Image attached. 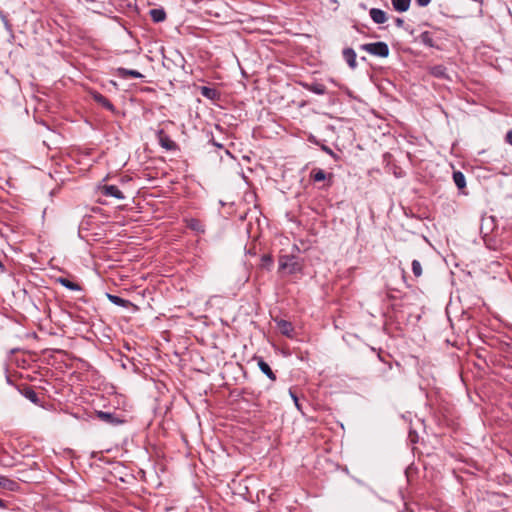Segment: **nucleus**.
<instances>
[{"label": "nucleus", "mask_w": 512, "mask_h": 512, "mask_svg": "<svg viewBox=\"0 0 512 512\" xmlns=\"http://www.w3.org/2000/svg\"><path fill=\"white\" fill-rule=\"evenodd\" d=\"M0 487L9 491H16L19 488V485L12 479H9L5 476H0Z\"/></svg>", "instance_id": "f8f14e48"}, {"label": "nucleus", "mask_w": 512, "mask_h": 512, "mask_svg": "<svg viewBox=\"0 0 512 512\" xmlns=\"http://www.w3.org/2000/svg\"><path fill=\"white\" fill-rule=\"evenodd\" d=\"M432 0H415L419 7H426L431 3Z\"/></svg>", "instance_id": "393cba45"}, {"label": "nucleus", "mask_w": 512, "mask_h": 512, "mask_svg": "<svg viewBox=\"0 0 512 512\" xmlns=\"http://www.w3.org/2000/svg\"><path fill=\"white\" fill-rule=\"evenodd\" d=\"M90 95L93 98V100L95 102H97L99 105H101L103 108H105L108 111L114 112V110H115L114 105L104 95H102L101 93H99L95 90L90 91Z\"/></svg>", "instance_id": "39448f33"}, {"label": "nucleus", "mask_w": 512, "mask_h": 512, "mask_svg": "<svg viewBox=\"0 0 512 512\" xmlns=\"http://www.w3.org/2000/svg\"><path fill=\"white\" fill-rule=\"evenodd\" d=\"M411 266H412V272L415 277L418 278V277L422 276V266L418 260H413Z\"/></svg>", "instance_id": "5701e85b"}, {"label": "nucleus", "mask_w": 512, "mask_h": 512, "mask_svg": "<svg viewBox=\"0 0 512 512\" xmlns=\"http://www.w3.org/2000/svg\"><path fill=\"white\" fill-rule=\"evenodd\" d=\"M290 395L293 398V401H294L296 407L299 409L300 405H299L298 397L291 390H290Z\"/></svg>", "instance_id": "cd10ccee"}, {"label": "nucleus", "mask_w": 512, "mask_h": 512, "mask_svg": "<svg viewBox=\"0 0 512 512\" xmlns=\"http://www.w3.org/2000/svg\"><path fill=\"white\" fill-rule=\"evenodd\" d=\"M395 23H396V25H397L398 27H402V26H403V24H404V20H403V19H401V18H397V19L395 20Z\"/></svg>", "instance_id": "c756f323"}, {"label": "nucleus", "mask_w": 512, "mask_h": 512, "mask_svg": "<svg viewBox=\"0 0 512 512\" xmlns=\"http://www.w3.org/2000/svg\"><path fill=\"white\" fill-rule=\"evenodd\" d=\"M360 49L366 51L367 53L386 58L389 56V47L385 42H374V43H365L360 46Z\"/></svg>", "instance_id": "f03ea898"}, {"label": "nucleus", "mask_w": 512, "mask_h": 512, "mask_svg": "<svg viewBox=\"0 0 512 512\" xmlns=\"http://www.w3.org/2000/svg\"><path fill=\"white\" fill-rule=\"evenodd\" d=\"M199 90L201 95L209 100H215L219 97V92L215 88L201 86Z\"/></svg>", "instance_id": "ddd939ff"}, {"label": "nucleus", "mask_w": 512, "mask_h": 512, "mask_svg": "<svg viewBox=\"0 0 512 512\" xmlns=\"http://www.w3.org/2000/svg\"><path fill=\"white\" fill-rule=\"evenodd\" d=\"M109 301L120 307H128L130 305V301L123 299L117 295L107 294Z\"/></svg>", "instance_id": "a211bd4d"}, {"label": "nucleus", "mask_w": 512, "mask_h": 512, "mask_svg": "<svg viewBox=\"0 0 512 512\" xmlns=\"http://www.w3.org/2000/svg\"><path fill=\"white\" fill-rule=\"evenodd\" d=\"M311 177L315 182H321L326 179V173L322 169H313L311 172Z\"/></svg>", "instance_id": "412c9836"}, {"label": "nucleus", "mask_w": 512, "mask_h": 512, "mask_svg": "<svg viewBox=\"0 0 512 512\" xmlns=\"http://www.w3.org/2000/svg\"><path fill=\"white\" fill-rule=\"evenodd\" d=\"M420 38H421V41H422V43L424 45L429 46V47H433L434 46L433 38H432V36L430 35V33L428 31L423 32L420 35Z\"/></svg>", "instance_id": "4be33fe9"}, {"label": "nucleus", "mask_w": 512, "mask_h": 512, "mask_svg": "<svg viewBox=\"0 0 512 512\" xmlns=\"http://www.w3.org/2000/svg\"><path fill=\"white\" fill-rule=\"evenodd\" d=\"M100 194L106 197H113L118 200H123L125 198L122 191L115 185H102L98 187Z\"/></svg>", "instance_id": "7ed1b4c3"}, {"label": "nucleus", "mask_w": 512, "mask_h": 512, "mask_svg": "<svg viewBox=\"0 0 512 512\" xmlns=\"http://www.w3.org/2000/svg\"><path fill=\"white\" fill-rule=\"evenodd\" d=\"M257 365L262 373H264L270 380L275 381L276 375L272 371L271 367L268 363H266L262 358H259L257 361Z\"/></svg>", "instance_id": "1a4fd4ad"}, {"label": "nucleus", "mask_w": 512, "mask_h": 512, "mask_svg": "<svg viewBox=\"0 0 512 512\" xmlns=\"http://www.w3.org/2000/svg\"><path fill=\"white\" fill-rule=\"evenodd\" d=\"M505 140L512 146V129L506 133Z\"/></svg>", "instance_id": "a878e982"}, {"label": "nucleus", "mask_w": 512, "mask_h": 512, "mask_svg": "<svg viewBox=\"0 0 512 512\" xmlns=\"http://www.w3.org/2000/svg\"><path fill=\"white\" fill-rule=\"evenodd\" d=\"M431 75L437 77V78H446L447 72L446 68L443 65H435L431 67L430 69Z\"/></svg>", "instance_id": "aec40b11"}, {"label": "nucleus", "mask_w": 512, "mask_h": 512, "mask_svg": "<svg viewBox=\"0 0 512 512\" xmlns=\"http://www.w3.org/2000/svg\"><path fill=\"white\" fill-rule=\"evenodd\" d=\"M150 16L154 22L159 23L165 20L166 13L163 9H152Z\"/></svg>", "instance_id": "6ab92c4d"}, {"label": "nucleus", "mask_w": 512, "mask_h": 512, "mask_svg": "<svg viewBox=\"0 0 512 512\" xmlns=\"http://www.w3.org/2000/svg\"><path fill=\"white\" fill-rule=\"evenodd\" d=\"M453 180L458 189L462 190L465 188V186H466L465 176L462 172L455 171L453 173Z\"/></svg>", "instance_id": "f3484780"}, {"label": "nucleus", "mask_w": 512, "mask_h": 512, "mask_svg": "<svg viewBox=\"0 0 512 512\" xmlns=\"http://www.w3.org/2000/svg\"><path fill=\"white\" fill-rule=\"evenodd\" d=\"M369 15L376 24H383L387 20L386 13L378 8H371Z\"/></svg>", "instance_id": "0eeeda50"}, {"label": "nucleus", "mask_w": 512, "mask_h": 512, "mask_svg": "<svg viewBox=\"0 0 512 512\" xmlns=\"http://www.w3.org/2000/svg\"><path fill=\"white\" fill-rule=\"evenodd\" d=\"M279 269L285 270L288 274H296L301 273L303 270V264L295 255H280L279 259Z\"/></svg>", "instance_id": "f257e3e1"}, {"label": "nucleus", "mask_w": 512, "mask_h": 512, "mask_svg": "<svg viewBox=\"0 0 512 512\" xmlns=\"http://www.w3.org/2000/svg\"><path fill=\"white\" fill-rule=\"evenodd\" d=\"M262 260H263V262H268V263H271V262H272L271 257H270V256H268V255H264V256L262 257Z\"/></svg>", "instance_id": "7c9ffc66"}, {"label": "nucleus", "mask_w": 512, "mask_h": 512, "mask_svg": "<svg viewBox=\"0 0 512 512\" xmlns=\"http://www.w3.org/2000/svg\"><path fill=\"white\" fill-rule=\"evenodd\" d=\"M303 87L317 95H324L326 93V86L322 83L314 82L310 84H304Z\"/></svg>", "instance_id": "9d476101"}, {"label": "nucleus", "mask_w": 512, "mask_h": 512, "mask_svg": "<svg viewBox=\"0 0 512 512\" xmlns=\"http://www.w3.org/2000/svg\"><path fill=\"white\" fill-rule=\"evenodd\" d=\"M322 150H323L324 152H326L327 154H329V155H331V156H334V152H333V151H332V149H331V148H329L328 146L323 145V146H322Z\"/></svg>", "instance_id": "c85d7f7f"}, {"label": "nucleus", "mask_w": 512, "mask_h": 512, "mask_svg": "<svg viewBox=\"0 0 512 512\" xmlns=\"http://www.w3.org/2000/svg\"><path fill=\"white\" fill-rule=\"evenodd\" d=\"M7 508V504L6 502L0 498V509H5Z\"/></svg>", "instance_id": "2f4dec72"}, {"label": "nucleus", "mask_w": 512, "mask_h": 512, "mask_svg": "<svg viewBox=\"0 0 512 512\" xmlns=\"http://www.w3.org/2000/svg\"><path fill=\"white\" fill-rule=\"evenodd\" d=\"M57 282L71 291H81L82 290V287L78 283L73 282L65 277L58 278Z\"/></svg>", "instance_id": "4468645a"}, {"label": "nucleus", "mask_w": 512, "mask_h": 512, "mask_svg": "<svg viewBox=\"0 0 512 512\" xmlns=\"http://www.w3.org/2000/svg\"><path fill=\"white\" fill-rule=\"evenodd\" d=\"M22 394L26 399L30 400L32 403H34L36 405H38L40 403L39 396L33 388H31V387L24 388L22 390Z\"/></svg>", "instance_id": "2eb2a0df"}, {"label": "nucleus", "mask_w": 512, "mask_h": 512, "mask_svg": "<svg viewBox=\"0 0 512 512\" xmlns=\"http://www.w3.org/2000/svg\"><path fill=\"white\" fill-rule=\"evenodd\" d=\"M411 4V0H392L393 8L398 12H406Z\"/></svg>", "instance_id": "dca6fc26"}, {"label": "nucleus", "mask_w": 512, "mask_h": 512, "mask_svg": "<svg viewBox=\"0 0 512 512\" xmlns=\"http://www.w3.org/2000/svg\"><path fill=\"white\" fill-rule=\"evenodd\" d=\"M5 270V266L3 265V263L0 261V271H4Z\"/></svg>", "instance_id": "473e14b6"}, {"label": "nucleus", "mask_w": 512, "mask_h": 512, "mask_svg": "<svg viewBox=\"0 0 512 512\" xmlns=\"http://www.w3.org/2000/svg\"><path fill=\"white\" fill-rule=\"evenodd\" d=\"M0 18L3 21V23L5 24V26L9 25V21L7 19V16L3 13L2 10H0Z\"/></svg>", "instance_id": "bb28decb"}, {"label": "nucleus", "mask_w": 512, "mask_h": 512, "mask_svg": "<svg viewBox=\"0 0 512 512\" xmlns=\"http://www.w3.org/2000/svg\"><path fill=\"white\" fill-rule=\"evenodd\" d=\"M343 58L351 69L357 67L356 52L352 48H345L342 52Z\"/></svg>", "instance_id": "423d86ee"}, {"label": "nucleus", "mask_w": 512, "mask_h": 512, "mask_svg": "<svg viewBox=\"0 0 512 512\" xmlns=\"http://www.w3.org/2000/svg\"><path fill=\"white\" fill-rule=\"evenodd\" d=\"M293 250L294 251H299V247L297 245H293Z\"/></svg>", "instance_id": "72a5a7b5"}, {"label": "nucleus", "mask_w": 512, "mask_h": 512, "mask_svg": "<svg viewBox=\"0 0 512 512\" xmlns=\"http://www.w3.org/2000/svg\"><path fill=\"white\" fill-rule=\"evenodd\" d=\"M98 417L106 422H112L113 419V415L111 413L103 411L98 412Z\"/></svg>", "instance_id": "b1692460"}, {"label": "nucleus", "mask_w": 512, "mask_h": 512, "mask_svg": "<svg viewBox=\"0 0 512 512\" xmlns=\"http://www.w3.org/2000/svg\"><path fill=\"white\" fill-rule=\"evenodd\" d=\"M157 138L162 148L168 151H175L178 149L177 143L173 141L163 130L158 131Z\"/></svg>", "instance_id": "20e7f679"}, {"label": "nucleus", "mask_w": 512, "mask_h": 512, "mask_svg": "<svg viewBox=\"0 0 512 512\" xmlns=\"http://www.w3.org/2000/svg\"><path fill=\"white\" fill-rule=\"evenodd\" d=\"M213 144H214L215 146L219 147V148H221V147H222V145H221V144H219V143L213 142Z\"/></svg>", "instance_id": "f704fd0d"}, {"label": "nucleus", "mask_w": 512, "mask_h": 512, "mask_svg": "<svg viewBox=\"0 0 512 512\" xmlns=\"http://www.w3.org/2000/svg\"><path fill=\"white\" fill-rule=\"evenodd\" d=\"M117 74L121 78H128V77H130V78L138 79V78H142L143 77V75L139 71L126 69V68H123V67H119L117 69Z\"/></svg>", "instance_id": "9b49d317"}, {"label": "nucleus", "mask_w": 512, "mask_h": 512, "mask_svg": "<svg viewBox=\"0 0 512 512\" xmlns=\"http://www.w3.org/2000/svg\"><path fill=\"white\" fill-rule=\"evenodd\" d=\"M276 323H277V327H278L279 331L283 335H285L287 337H292L294 328L289 321L281 319V320H278Z\"/></svg>", "instance_id": "6e6552de"}]
</instances>
